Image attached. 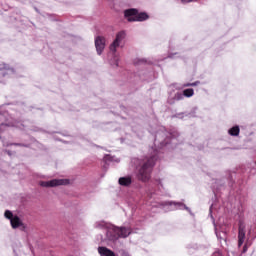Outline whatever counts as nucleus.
<instances>
[{"instance_id":"obj_1","label":"nucleus","mask_w":256,"mask_h":256,"mask_svg":"<svg viewBox=\"0 0 256 256\" xmlns=\"http://www.w3.org/2000/svg\"><path fill=\"white\" fill-rule=\"evenodd\" d=\"M95 227L96 229H106V239H108V241H117L119 237L125 238L131 235V228H119L113 224H108L103 221L96 222Z\"/></svg>"},{"instance_id":"obj_2","label":"nucleus","mask_w":256,"mask_h":256,"mask_svg":"<svg viewBox=\"0 0 256 256\" xmlns=\"http://www.w3.org/2000/svg\"><path fill=\"white\" fill-rule=\"evenodd\" d=\"M155 165V158H151L147 162H144L138 173V179L140 181L147 182L151 178V168Z\"/></svg>"},{"instance_id":"obj_3","label":"nucleus","mask_w":256,"mask_h":256,"mask_svg":"<svg viewBox=\"0 0 256 256\" xmlns=\"http://www.w3.org/2000/svg\"><path fill=\"white\" fill-rule=\"evenodd\" d=\"M125 18L127 19V21H146V19H149V15H147V13L142 12L139 13L137 10L135 9H129L126 10L124 12Z\"/></svg>"},{"instance_id":"obj_4","label":"nucleus","mask_w":256,"mask_h":256,"mask_svg":"<svg viewBox=\"0 0 256 256\" xmlns=\"http://www.w3.org/2000/svg\"><path fill=\"white\" fill-rule=\"evenodd\" d=\"M4 215L6 219L10 220V223L13 229H17V227H21V229H25V226L23 225V222H21V219H19V217L17 216H13V213L11 211L6 210Z\"/></svg>"},{"instance_id":"obj_5","label":"nucleus","mask_w":256,"mask_h":256,"mask_svg":"<svg viewBox=\"0 0 256 256\" xmlns=\"http://www.w3.org/2000/svg\"><path fill=\"white\" fill-rule=\"evenodd\" d=\"M123 39H125V32L121 31L116 35L115 40L110 45V51H112V53H115L117 51V47H121Z\"/></svg>"},{"instance_id":"obj_6","label":"nucleus","mask_w":256,"mask_h":256,"mask_svg":"<svg viewBox=\"0 0 256 256\" xmlns=\"http://www.w3.org/2000/svg\"><path fill=\"white\" fill-rule=\"evenodd\" d=\"M67 183H69L68 180L54 179L50 181L41 182L40 185L41 187H58V185H67Z\"/></svg>"},{"instance_id":"obj_7","label":"nucleus","mask_w":256,"mask_h":256,"mask_svg":"<svg viewBox=\"0 0 256 256\" xmlns=\"http://www.w3.org/2000/svg\"><path fill=\"white\" fill-rule=\"evenodd\" d=\"M95 47L98 55H101V53H103V50L105 49V38L98 36L95 39Z\"/></svg>"},{"instance_id":"obj_8","label":"nucleus","mask_w":256,"mask_h":256,"mask_svg":"<svg viewBox=\"0 0 256 256\" xmlns=\"http://www.w3.org/2000/svg\"><path fill=\"white\" fill-rule=\"evenodd\" d=\"M245 243V224L241 223L238 230V246L241 247Z\"/></svg>"},{"instance_id":"obj_9","label":"nucleus","mask_w":256,"mask_h":256,"mask_svg":"<svg viewBox=\"0 0 256 256\" xmlns=\"http://www.w3.org/2000/svg\"><path fill=\"white\" fill-rule=\"evenodd\" d=\"M167 205H169V211H175V209H187V210L189 209L183 203L168 202Z\"/></svg>"},{"instance_id":"obj_10","label":"nucleus","mask_w":256,"mask_h":256,"mask_svg":"<svg viewBox=\"0 0 256 256\" xmlns=\"http://www.w3.org/2000/svg\"><path fill=\"white\" fill-rule=\"evenodd\" d=\"M98 253L101 256H115V252L107 247H98Z\"/></svg>"},{"instance_id":"obj_11","label":"nucleus","mask_w":256,"mask_h":256,"mask_svg":"<svg viewBox=\"0 0 256 256\" xmlns=\"http://www.w3.org/2000/svg\"><path fill=\"white\" fill-rule=\"evenodd\" d=\"M119 185H123L124 187H127L131 185V177H122L119 179Z\"/></svg>"},{"instance_id":"obj_12","label":"nucleus","mask_w":256,"mask_h":256,"mask_svg":"<svg viewBox=\"0 0 256 256\" xmlns=\"http://www.w3.org/2000/svg\"><path fill=\"white\" fill-rule=\"evenodd\" d=\"M229 135L237 137V135H239V128H238V126L232 127L229 130Z\"/></svg>"},{"instance_id":"obj_13","label":"nucleus","mask_w":256,"mask_h":256,"mask_svg":"<svg viewBox=\"0 0 256 256\" xmlns=\"http://www.w3.org/2000/svg\"><path fill=\"white\" fill-rule=\"evenodd\" d=\"M183 95H184L185 97H193V95H194V90L191 89V88L186 89V90L183 91Z\"/></svg>"},{"instance_id":"obj_14","label":"nucleus","mask_w":256,"mask_h":256,"mask_svg":"<svg viewBox=\"0 0 256 256\" xmlns=\"http://www.w3.org/2000/svg\"><path fill=\"white\" fill-rule=\"evenodd\" d=\"M4 118H5V115L0 114V121H3ZM5 127H7V124H3L0 122V133H1V129H5Z\"/></svg>"},{"instance_id":"obj_15","label":"nucleus","mask_w":256,"mask_h":256,"mask_svg":"<svg viewBox=\"0 0 256 256\" xmlns=\"http://www.w3.org/2000/svg\"><path fill=\"white\" fill-rule=\"evenodd\" d=\"M249 247H251V243L247 241L243 247V253H247V249H249Z\"/></svg>"},{"instance_id":"obj_16","label":"nucleus","mask_w":256,"mask_h":256,"mask_svg":"<svg viewBox=\"0 0 256 256\" xmlns=\"http://www.w3.org/2000/svg\"><path fill=\"white\" fill-rule=\"evenodd\" d=\"M198 84H199V82H195V83H192V84H187L186 87H189V86L195 87V86L198 85Z\"/></svg>"},{"instance_id":"obj_17","label":"nucleus","mask_w":256,"mask_h":256,"mask_svg":"<svg viewBox=\"0 0 256 256\" xmlns=\"http://www.w3.org/2000/svg\"><path fill=\"white\" fill-rule=\"evenodd\" d=\"M182 3H192V1H197V0H181Z\"/></svg>"}]
</instances>
